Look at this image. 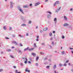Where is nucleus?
Instances as JSON below:
<instances>
[{"label":"nucleus","instance_id":"c85d7f7f","mask_svg":"<svg viewBox=\"0 0 73 73\" xmlns=\"http://www.w3.org/2000/svg\"><path fill=\"white\" fill-rule=\"evenodd\" d=\"M54 73H58V72H56V71L55 70L54 71Z\"/></svg>","mask_w":73,"mask_h":73},{"label":"nucleus","instance_id":"a19ab883","mask_svg":"<svg viewBox=\"0 0 73 73\" xmlns=\"http://www.w3.org/2000/svg\"><path fill=\"white\" fill-rule=\"evenodd\" d=\"M10 4L11 5H12V4H13V3H12V2H10Z\"/></svg>","mask_w":73,"mask_h":73},{"label":"nucleus","instance_id":"dca6fc26","mask_svg":"<svg viewBox=\"0 0 73 73\" xmlns=\"http://www.w3.org/2000/svg\"><path fill=\"white\" fill-rule=\"evenodd\" d=\"M25 60H26V61H25V64H26L27 63V61L28 60V59H27V58H25Z\"/></svg>","mask_w":73,"mask_h":73},{"label":"nucleus","instance_id":"37998d69","mask_svg":"<svg viewBox=\"0 0 73 73\" xmlns=\"http://www.w3.org/2000/svg\"><path fill=\"white\" fill-rule=\"evenodd\" d=\"M36 38L37 39L38 38H39V36H36Z\"/></svg>","mask_w":73,"mask_h":73},{"label":"nucleus","instance_id":"20e7f679","mask_svg":"<svg viewBox=\"0 0 73 73\" xmlns=\"http://www.w3.org/2000/svg\"><path fill=\"white\" fill-rule=\"evenodd\" d=\"M25 72H29V73H30V70H28V68H27L25 70Z\"/></svg>","mask_w":73,"mask_h":73},{"label":"nucleus","instance_id":"a878e982","mask_svg":"<svg viewBox=\"0 0 73 73\" xmlns=\"http://www.w3.org/2000/svg\"><path fill=\"white\" fill-rule=\"evenodd\" d=\"M46 68L47 69H49V66H47Z\"/></svg>","mask_w":73,"mask_h":73},{"label":"nucleus","instance_id":"f257e3e1","mask_svg":"<svg viewBox=\"0 0 73 73\" xmlns=\"http://www.w3.org/2000/svg\"><path fill=\"white\" fill-rule=\"evenodd\" d=\"M18 9L21 12L22 14H24V12H23V9L20 8V7H19L18 8Z\"/></svg>","mask_w":73,"mask_h":73},{"label":"nucleus","instance_id":"412c9836","mask_svg":"<svg viewBox=\"0 0 73 73\" xmlns=\"http://www.w3.org/2000/svg\"><path fill=\"white\" fill-rule=\"evenodd\" d=\"M47 13H49V14H52V13L50 11H47Z\"/></svg>","mask_w":73,"mask_h":73},{"label":"nucleus","instance_id":"052dcab7","mask_svg":"<svg viewBox=\"0 0 73 73\" xmlns=\"http://www.w3.org/2000/svg\"><path fill=\"white\" fill-rule=\"evenodd\" d=\"M68 62H69V60H67V61H66V63H68Z\"/></svg>","mask_w":73,"mask_h":73},{"label":"nucleus","instance_id":"e2e57ef3","mask_svg":"<svg viewBox=\"0 0 73 73\" xmlns=\"http://www.w3.org/2000/svg\"><path fill=\"white\" fill-rule=\"evenodd\" d=\"M38 41V39H36V41Z\"/></svg>","mask_w":73,"mask_h":73},{"label":"nucleus","instance_id":"0eeeda50","mask_svg":"<svg viewBox=\"0 0 73 73\" xmlns=\"http://www.w3.org/2000/svg\"><path fill=\"white\" fill-rule=\"evenodd\" d=\"M13 44H15V45H18V44H17V42H16L15 41H13Z\"/></svg>","mask_w":73,"mask_h":73},{"label":"nucleus","instance_id":"58836bf2","mask_svg":"<svg viewBox=\"0 0 73 73\" xmlns=\"http://www.w3.org/2000/svg\"><path fill=\"white\" fill-rule=\"evenodd\" d=\"M38 63H36V66H38Z\"/></svg>","mask_w":73,"mask_h":73},{"label":"nucleus","instance_id":"f8f14e48","mask_svg":"<svg viewBox=\"0 0 73 73\" xmlns=\"http://www.w3.org/2000/svg\"><path fill=\"white\" fill-rule=\"evenodd\" d=\"M61 9V7H60L59 9H57L56 10V12H57L59 11H60V9Z\"/></svg>","mask_w":73,"mask_h":73},{"label":"nucleus","instance_id":"9d476101","mask_svg":"<svg viewBox=\"0 0 73 73\" xmlns=\"http://www.w3.org/2000/svg\"><path fill=\"white\" fill-rule=\"evenodd\" d=\"M32 55L34 57H35L36 56V54L35 53H32Z\"/></svg>","mask_w":73,"mask_h":73},{"label":"nucleus","instance_id":"de8ad7c7","mask_svg":"<svg viewBox=\"0 0 73 73\" xmlns=\"http://www.w3.org/2000/svg\"><path fill=\"white\" fill-rule=\"evenodd\" d=\"M30 6L31 7V6H32V4H30Z\"/></svg>","mask_w":73,"mask_h":73},{"label":"nucleus","instance_id":"423d86ee","mask_svg":"<svg viewBox=\"0 0 73 73\" xmlns=\"http://www.w3.org/2000/svg\"><path fill=\"white\" fill-rule=\"evenodd\" d=\"M17 51L20 53H21V54H22V53H23L22 51L20 50H17Z\"/></svg>","mask_w":73,"mask_h":73},{"label":"nucleus","instance_id":"c756f323","mask_svg":"<svg viewBox=\"0 0 73 73\" xmlns=\"http://www.w3.org/2000/svg\"><path fill=\"white\" fill-rule=\"evenodd\" d=\"M56 68V65H55L54 66V68Z\"/></svg>","mask_w":73,"mask_h":73},{"label":"nucleus","instance_id":"69168bd1","mask_svg":"<svg viewBox=\"0 0 73 73\" xmlns=\"http://www.w3.org/2000/svg\"><path fill=\"white\" fill-rule=\"evenodd\" d=\"M53 33H55V31H53Z\"/></svg>","mask_w":73,"mask_h":73},{"label":"nucleus","instance_id":"ddd939ff","mask_svg":"<svg viewBox=\"0 0 73 73\" xmlns=\"http://www.w3.org/2000/svg\"><path fill=\"white\" fill-rule=\"evenodd\" d=\"M46 30H48V28L46 27L45 29H43V31H46Z\"/></svg>","mask_w":73,"mask_h":73},{"label":"nucleus","instance_id":"c9c22d12","mask_svg":"<svg viewBox=\"0 0 73 73\" xmlns=\"http://www.w3.org/2000/svg\"><path fill=\"white\" fill-rule=\"evenodd\" d=\"M68 65H69L70 66H71L72 65V64L70 63H68Z\"/></svg>","mask_w":73,"mask_h":73},{"label":"nucleus","instance_id":"72a5a7b5","mask_svg":"<svg viewBox=\"0 0 73 73\" xmlns=\"http://www.w3.org/2000/svg\"><path fill=\"white\" fill-rule=\"evenodd\" d=\"M63 66H66V64H64L63 65Z\"/></svg>","mask_w":73,"mask_h":73},{"label":"nucleus","instance_id":"4be33fe9","mask_svg":"<svg viewBox=\"0 0 73 73\" xmlns=\"http://www.w3.org/2000/svg\"><path fill=\"white\" fill-rule=\"evenodd\" d=\"M34 46L35 47H37V46H36V43H35L34 44Z\"/></svg>","mask_w":73,"mask_h":73},{"label":"nucleus","instance_id":"4c0bfd02","mask_svg":"<svg viewBox=\"0 0 73 73\" xmlns=\"http://www.w3.org/2000/svg\"><path fill=\"white\" fill-rule=\"evenodd\" d=\"M2 71H3V69H0V72H2Z\"/></svg>","mask_w":73,"mask_h":73},{"label":"nucleus","instance_id":"7ed1b4c3","mask_svg":"<svg viewBox=\"0 0 73 73\" xmlns=\"http://www.w3.org/2000/svg\"><path fill=\"white\" fill-rule=\"evenodd\" d=\"M29 7V6H28V5H25L23 6V8H28Z\"/></svg>","mask_w":73,"mask_h":73},{"label":"nucleus","instance_id":"ea45409f","mask_svg":"<svg viewBox=\"0 0 73 73\" xmlns=\"http://www.w3.org/2000/svg\"><path fill=\"white\" fill-rule=\"evenodd\" d=\"M8 52H11V49H9L7 50Z\"/></svg>","mask_w":73,"mask_h":73},{"label":"nucleus","instance_id":"6e6552de","mask_svg":"<svg viewBox=\"0 0 73 73\" xmlns=\"http://www.w3.org/2000/svg\"><path fill=\"white\" fill-rule=\"evenodd\" d=\"M28 49H29V47H27V48H25L24 49V51H26L27 50H28Z\"/></svg>","mask_w":73,"mask_h":73},{"label":"nucleus","instance_id":"4468645a","mask_svg":"<svg viewBox=\"0 0 73 73\" xmlns=\"http://www.w3.org/2000/svg\"><path fill=\"white\" fill-rule=\"evenodd\" d=\"M57 18H55L54 19V21L55 22V23H56V22L57 21Z\"/></svg>","mask_w":73,"mask_h":73},{"label":"nucleus","instance_id":"393cba45","mask_svg":"<svg viewBox=\"0 0 73 73\" xmlns=\"http://www.w3.org/2000/svg\"><path fill=\"white\" fill-rule=\"evenodd\" d=\"M19 37H23V36H21V35H19Z\"/></svg>","mask_w":73,"mask_h":73},{"label":"nucleus","instance_id":"13d9d810","mask_svg":"<svg viewBox=\"0 0 73 73\" xmlns=\"http://www.w3.org/2000/svg\"><path fill=\"white\" fill-rule=\"evenodd\" d=\"M23 21H26V20L25 19H23Z\"/></svg>","mask_w":73,"mask_h":73},{"label":"nucleus","instance_id":"338daca9","mask_svg":"<svg viewBox=\"0 0 73 73\" xmlns=\"http://www.w3.org/2000/svg\"><path fill=\"white\" fill-rule=\"evenodd\" d=\"M52 39H53V38H50L51 40H52Z\"/></svg>","mask_w":73,"mask_h":73},{"label":"nucleus","instance_id":"f704fd0d","mask_svg":"<svg viewBox=\"0 0 73 73\" xmlns=\"http://www.w3.org/2000/svg\"><path fill=\"white\" fill-rule=\"evenodd\" d=\"M31 23H32V22L31 21H30L29 22V24H31Z\"/></svg>","mask_w":73,"mask_h":73},{"label":"nucleus","instance_id":"6ab92c4d","mask_svg":"<svg viewBox=\"0 0 73 73\" xmlns=\"http://www.w3.org/2000/svg\"><path fill=\"white\" fill-rule=\"evenodd\" d=\"M39 58V57L38 56L36 57V61H38V60Z\"/></svg>","mask_w":73,"mask_h":73},{"label":"nucleus","instance_id":"a211bd4d","mask_svg":"<svg viewBox=\"0 0 73 73\" xmlns=\"http://www.w3.org/2000/svg\"><path fill=\"white\" fill-rule=\"evenodd\" d=\"M33 49H34V48H31L29 49V51H31V50H33Z\"/></svg>","mask_w":73,"mask_h":73},{"label":"nucleus","instance_id":"0e129e2a","mask_svg":"<svg viewBox=\"0 0 73 73\" xmlns=\"http://www.w3.org/2000/svg\"><path fill=\"white\" fill-rule=\"evenodd\" d=\"M72 10H73V9H70V11H72Z\"/></svg>","mask_w":73,"mask_h":73},{"label":"nucleus","instance_id":"aec40b11","mask_svg":"<svg viewBox=\"0 0 73 73\" xmlns=\"http://www.w3.org/2000/svg\"><path fill=\"white\" fill-rule=\"evenodd\" d=\"M3 28L5 30H6V29H7V27L5 26H4L3 27Z\"/></svg>","mask_w":73,"mask_h":73},{"label":"nucleus","instance_id":"5701e85b","mask_svg":"<svg viewBox=\"0 0 73 73\" xmlns=\"http://www.w3.org/2000/svg\"><path fill=\"white\" fill-rule=\"evenodd\" d=\"M13 5H11V9H12V8H13Z\"/></svg>","mask_w":73,"mask_h":73},{"label":"nucleus","instance_id":"2f4dec72","mask_svg":"<svg viewBox=\"0 0 73 73\" xmlns=\"http://www.w3.org/2000/svg\"><path fill=\"white\" fill-rule=\"evenodd\" d=\"M40 54H44V53L42 52H40Z\"/></svg>","mask_w":73,"mask_h":73},{"label":"nucleus","instance_id":"bf43d9fd","mask_svg":"<svg viewBox=\"0 0 73 73\" xmlns=\"http://www.w3.org/2000/svg\"><path fill=\"white\" fill-rule=\"evenodd\" d=\"M52 44L53 45L54 44V42H52Z\"/></svg>","mask_w":73,"mask_h":73},{"label":"nucleus","instance_id":"5fc2aeb1","mask_svg":"<svg viewBox=\"0 0 73 73\" xmlns=\"http://www.w3.org/2000/svg\"><path fill=\"white\" fill-rule=\"evenodd\" d=\"M42 45H45V44L43 43H42Z\"/></svg>","mask_w":73,"mask_h":73},{"label":"nucleus","instance_id":"09e8293b","mask_svg":"<svg viewBox=\"0 0 73 73\" xmlns=\"http://www.w3.org/2000/svg\"><path fill=\"white\" fill-rule=\"evenodd\" d=\"M47 59H48V58H44L45 60H47Z\"/></svg>","mask_w":73,"mask_h":73},{"label":"nucleus","instance_id":"39448f33","mask_svg":"<svg viewBox=\"0 0 73 73\" xmlns=\"http://www.w3.org/2000/svg\"><path fill=\"white\" fill-rule=\"evenodd\" d=\"M64 19L65 20V21H67L68 20V19H67V18L66 16H64Z\"/></svg>","mask_w":73,"mask_h":73},{"label":"nucleus","instance_id":"8fccbe9b","mask_svg":"<svg viewBox=\"0 0 73 73\" xmlns=\"http://www.w3.org/2000/svg\"><path fill=\"white\" fill-rule=\"evenodd\" d=\"M9 30H12V27H10L9 28Z\"/></svg>","mask_w":73,"mask_h":73},{"label":"nucleus","instance_id":"774afa93","mask_svg":"<svg viewBox=\"0 0 73 73\" xmlns=\"http://www.w3.org/2000/svg\"><path fill=\"white\" fill-rule=\"evenodd\" d=\"M45 2H47V1H48V0H45Z\"/></svg>","mask_w":73,"mask_h":73},{"label":"nucleus","instance_id":"3c124183","mask_svg":"<svg viewBox=\"0 0 73 73\" xmlns=\"http://www.w3.org/2000/svg\"><path fill=\"white\" fill-rule=\"evenodd\" d=\"M13 68H15V69H16V67L15 66H13Z\"/></svg>","mask_w":73,"mask_h":73},{"label":"nucleus","instance_id":"a18cd8bd","mask_svg":"<svg viewBox=\"0 0 73 73\" xmlns=\"http://www.w3.org/2000/svg\"><path fill=\"white\" fill-rule=\"evenodd\" d=\"M25 58H23V60H24V61H25Z\"/></svg>","mask_w":73,"mask_h":73},{"label":"nucleus","instance_id":"bb28decb","mask_svg":"<svg viewBox=\"0 0 73 73\" xmlns=\"http://www.w3.org/2000/svg\"><path fill=\"white\" fill-rule=\"evenodd\" d=\"M49 36H52V33H49Z\"/></svg>","mask_w":73,"mask_h":73},{"label":"nucleus","instance_id":"c03bdc74","mask_svg":"<svg viewBox=\"0 0 73 73\" xmlns=\"http://www.w3.org/2000/svg\"><path fill=\"white\" fill-rule=\"evenodd\" d=\"M11 58H14V57H13V56H12V55H11Z\"/></svg>","mask_w":73,"mask_h":73},{"label":"nucleus","instance_id":"4d7b16f0","mask_svg":"<svg viewBox=\"0 0 73 73\" xmlns=\"http://www.w3.org/2000/svg\"><path fill=\"white\" fill-rule=\"evenodd\" d=\"M6 39H9V38L6 37Z\"/></svg>","mask_w":73,"mask_h":73},{"label":"nucleus","instance_id":"603ef678","mask_svg":"<svg viewBox=\"0 0 73 73\" xmlns=\"http://www.w3.org/2000/svg\"><path fill=\"white\" fill-rule=\"evenodd\" d=\"M40 33H42V30H40Z\"/></svg>","mask_w":73,"mask_h":73},{"label":"nucleus","instance_id":"680f3d73","mask_svg":"<svg viewBox=\"0 0 73 73\" xmlns=\"http://www.w3.org/2000/svg\"><path fill=\"white\" fill-rule=\"evenodd\" d=\"M70 49H72V50H73V48H70Z\"/></svg>","mask_w":73,"mask_h":73},{"label":"nucleus","instance_id":"2eb2a0df","mask_svg":"<svg viewBox=\"0 0 73 73\" xmlns=\"http://www.w3.org/2000/svg\"><path fill=\"white\" fill-rule=\"evenodd\" d=\"M68 24L65 23L64 24V27H65L66 26H68Z\"/></svg>","mask_w":73,"mask_h":73},{"label":"nucleus","instance_id":"cd10ccee","mask_svg":"<svg viewBox=\"0 0 73 73\" xmlns=\"http://www.w3.org/2000/svg\"><path fill=\"white\" fill-rule=\"evenodd\" d=\"M21 65L22 66H23V63H21Z\"/></svg>","mask_w":73,"mask_h":73},{"label":"nucleus","instance_id":"e433bc0d","mask_svg":"<svg viewBox=\"0 0 73 73\" xmlns=\"http://www.w3.org/2000/svg\"><path fill=\"white\" fill-rule=\"evenodd\" d=\"M62 38H65V37L64 36L62 35Z\"/></svg>","mask_w":73,"mask_h":73},{"label":"nucleus","instance_id":"b1692460","mask_svg":"<svg viewBox=\"0 0 73 73\" xmlns=\"http://www.w3.org/2000/svg\"><path fill=\"white\" fill-rule=\"evenodd\" d=\"M16 73H21V72H17V70H16V71H15Z\"/></svg>","mask_w":73,"mask_h":73},{"label":"nucleus","instance_id":"49530a36","mask_svg":"<svg viewBox=\"0 0 73 73\" xmlns=\"http://www.w3.org/2000/svg\"><path fill=\"white\" fill-rule=\"evenodd\" d=\"M48 17H50V15H48Z\"/></svg>","mask_w":73,"mask_h":73},{"label":"nucleus","instance_id":"79ce46f5","mask_svg":"<svg viewBox=\"0 0 73 73\" xmlns=\"http://www.w3.org/2000/svg\"><path fill=\"white\" fill-rule=\"evenodd\" d=\"M28 63H29V64H32V62H31L29 61Z\"/></svg>","mask_w":73,"mask_h":73},{"label":"nucleus","instance_id":"7c9ffc66","mask_svg":"<svg viewBox=\"0 0 73 73\" xmlns=\"http://www.w3.org/2000/svg\"><path fill=\"white\" fill-rule=\"evenodd\" d=\"M59 66H62V64H59Z\"/></svg>","mask_w":73,"mask_h":73},{"label":"nucleus","instance_id":"6e6d98bb","mask_svg":"<svg viewBox=\"0 0 73 73\" xmlns=\"http://www.w3.org/2000/svg\"><path fill=\"white\" fill-rule=\"evenodd\" d=\"M11 48H12V49H14V48H15V47H14V46H12L11 47Z\"/></svg>","mask_w":73,"mask_h":73},{"label":"nucleus","instance_id":"473e14b6","mask_svg":"<svg viewBox=\"0 0 73 73\" xmlns=\"http://www.w3.org/2000/svg\"><path fill=\"white\" fill-rule=\"evenodd\" d=\"M20 45L21 46H23V45L21 44V43L20 44Z\"/></svg>","mask_w":73,"mask_h":73},{"label":"nucleus","instance_id":"f3484780","mask_svg":"<svg viewBox=\"0 0 73 73\" xmlns=\"http://www.w3.org/2000/svg\"><path fill=\"white\" fill-rule=\"evenodd\" d=\"M64 53H65V52L64 51H63L62 52V55H63L64 54Z\"/></svg>","mask_w":73,"mask_h":73},{"label":"nucleus","instance_id":"864d4df0","mask_svg":"<svg viewBox=\"0 0 73 73\" xmlns=\"http://www.w3.org/2000/svg\"><path fill=\"white\" fill-rule=\"evenodd\" d=\"M26 35L27 36H29V34L28 33H27L26 34Z\"/></svg>","mask_w":73,"mask_h":73},{"label":"nucleus","instance_id":"f03ea898","mask_svg":"<svg viewBox=\"0 0 73 73\" xmlns=\"http://www.w3.org/2000/svg\"><path fill=\"white\" fill-rule=\"evenodd\" d=\"M60 4V2H59L58 1L54 3V6H55L56 4Z\"/></svg>","mask_w":73,"mask_h":73},{"label":"nucleus","instance_id":"1a4fd4ad","mask_svg":"<svg viewBox=\"0 0 73 73\" xmlns=\"http://www.w3.org/2000/svg\"><path fill=\"white\" fill-rule=\"evenodd\" d=\"M21 26L22 27H25L26 26V24H23L21 25Z\"/></svg>","mask_w":73,"mask_h":73},{"label":"nucleus","instance_id":"9b49d317","mask_svg":"<svg viewBox=\"0 0 73 73\" xmlns=\"http://www.w3.org/2000/svg\"><path fill=\"white\" fill-rule=\"evenodd\" d=\"M39 3L38 2H37L36 3V4H35V6H37V5H38V4H39Z\"/></svg>","mask_w":73,"mask_h":73}]
</instances>
